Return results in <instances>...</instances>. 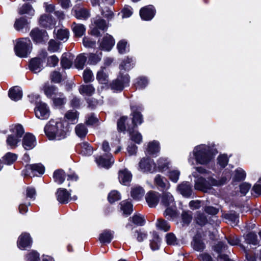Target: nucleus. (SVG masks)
<instances>
[{"label": "nucleus", "instance_id": "obj_1", "mask_svg": "<svg viewBox=\"0 0 261 261\" xmlns=\"http://www.w3.org/2000/svg\"><path fill=\"white\" fill-rule=\"evenodd\" d=\"M192 175L197 178V179L195 180V189L204 192H207L211 189L213 186H219L224 184L230 178L229 174L225 177H223L220 180H217L211 176L207 177L206 178L202 176L198 177L196 172H193Z\"/></svg>", "mask_w": 261, "mask_h": 261}, {"label": "nucleus", "instance_id": "obj_2", "mask_svg": "<svg viewBox=\"0 0 261 261\" xmlns=\"http://www.w3.org/2000/svg\"><path fill=\"white\" fill-rule=\"evenodd\" d=\"M46 135L49 140H61L66 136L63 122L60 120H50L44 128Z\"/></svg>", "mask_w": 261, "mask_h": 261}, {"label": "nucleus", "instance_id": "obj_3", "mask_svg": "<svg viewBox=\"0 0 261 261\" xmlns=\"http://www.w3.org/2000/svg\"><path fill=\"white\" fill-rule=\"evenodd\" d=\"M217 151L213 148L201 144L196 146L193 151L196 161L202 165L209 163L214 157Z\"/></svg>", "mask_w": 261, "mask_h": 261}, {"label": "nucleus", "instance_id": "obj_4", "mask_svg": "<svg viewBox=\"0 0 261 261\" xmlns=\"http://www.w3.org/2000/svg\"><path fill=\"white\" fill-rule=\"evenodd\" d=\"M10 131L12 134L8 136L6 142L7 145L11 148H14L20 141V138L24 133V130L22 125L16 124L10 126Z\"/></svg>", "mask_w": 261, "mask_h": 261}, {"label": "nucleus", "instance_id": "obj_5", "mask_svg": "<svg viewBox=\"0 0 261 261\" xmlns=\"http://www.w3.org/2000/svg\"><path fill=\"white\" fill-rule=\"evenodd\" d=\"M15 51L17 56L23 58L29 55L32 50V43L28 38H21L16 41Z\"/></svg>", "mask_w": 261, "mask_h": 261}, {"label": "nucleus", "instance_id": "obj_6", "mask_svg": "<svg viewBox=\"0 0 261 261\" xmlns=\"http://www.w3.org/2000/svg\"><path fill=\"white\" fill-rule=\"evenodd\" d=\"M129 83V77L128 74L123 75L122 73H120L117 79L111 84V88L115 91H121L125 87L128 86Z\"/></svg>", "mask_w": 261, "mask_h": 261}, {"label": "nucleus", "instance_id": "obj_7", "mask_svg": "<svg viewBox=\"0 0 261 261\" xmlns=\"http://www.w3.org/2000/svg\"><path fill=\"white\" fill-rule=\"evenodd\" d=\"M49 107L45 103L40 102L37 104L35 108V114L38 118L41 120L47 119L50 116Z\"/></svg>", "mask_w": 261, "mask_h": 261}, {"label": "nucleus", "instance_id": "obj_8", "mask_svg": "<svg viewBox=\"0 0 261 261\" xmlns=\"http://www.w3.org/2000/svg\"><path fill=\"white\" fill-rule=\"evenodd\" d=\"M139 170L143 172L152 173L156 171V167L153 161L148 158H143L139 164Z\"/></svg>", "mask_w": 261, "mask_h": 261}, {"label": "nucleus", "instance_id": "obj_9", "mask_svg": "<svg viewBox=\"0 0 261 261\" xmlns=\"http://www.w3.org/2000/svg\"><path fill=\"white\" fill-rule=\"evenodd\" d=\"M93 27L91 29V33L96 36H98L100 34L99 30L106 31L108 28L106 22L99 17H96L93 20Z\"/></svg>", "mask_w": 261, "mask_h": 261}, {"label": "nucleus", "instance_id": "obj_10", "mask_svg": "<svg viewBox=\"0 0 261 261\" xmlns=\"http://www.w3.org/2000/svg\"><path fill=\"white\" fill-rule=\"evenodd\" d=\"M95 161L98 166L106 168H109L114 162V158L111 154L96 157Z\"/></svg>", "mask_w": 261, "mask_h": 261}, {"label": "nucleus", "instance_id": "obj_11", "mask_svg": "<svg viewBox=\"0 0 261 261\" xmlns=\"http://www.w3.org/2000/svg\"><path fill=\"white\" fill-rule=\"evenodd\" d=\"M30 36L34 42H41L47 39V34L45 31L40 30L38 28L32 30Z\"/></svg>", "mask_w": 261, "mask_h": 261}, {"label": "nucleus", "instance_id": "obj_12", "mask_svg": "<svg viewBox=\"0 0 261 261\" xmlns=\"http://www.w3.org/2000/svg\"><path fill=\"white\" fill-rule=\"evenodd\" d=\"M32 243V239L29 233H22L18 238L17 246L21 249H24L30 247Z\"/></svg>", "mask_w": 261, "mask_h": 261}, {"label": "nucleus", "instance_id": "obj_13", "mask_svg": "<svg viewBox=\"0 0 261 261\" xmlns=\"http://www.w3.org/2000/svg\"><path fill=\"white\" fill-rule=\"evenodd\" d=\"M115 44V40L113 37L107 34L100 42L99 47L101 50L110 51Z\"/></svg>", "mask_w": 261, "mask_h": 261}, {"label": "nucleus", "instance_id": "obj_14", "mask_svg": "<svg viewBox=\"0 0 261 261\" xmlns=\"http://www.w3.org/2000/svg\"><path fill=\"white\" fill-rule=\"evenodd\" d=\"M155 12L154 7L149 5L142 8L140 10V15L143 20H150L154 17Z\"/></svg>", "mask_w": 261, "mask_h": 261}, {"label": "nucleus", "instance_id": "obj_15", "mask_svg": "<svg viewBox=\"0 0 261 261\" xmlns=\"http://www.w3.org/2000/svg\"><path fill=\"white\" fill-rule=\"evenodd\" d=\"M44 59L40 58L32 59L29 64L30 69L34 73H38L43 69V64Z\"/></svg>", "mask_w": 261, "mask_h": 261}, {"label": "nucleus", "instance_id": "obj_16", "mask_svg": "<svg viewBox=\"0 0 261 261\" xmlns=\"http://www.w3.org/2000/svg\"><path fill=\"white\" fill-rule=\"evenodd\" d=\"M74 16L80 19H86L90 17L89 11L85 8L80 6H75L72 9Z\"/></svg>", "mask_w": 261, "mask_h": 261}, {"label": "nucleus", "instance_id": "obj_17", "mask_svg": "<svg viewBox=\"0 0 261 261\" xmlns=\"http://www.w3.org/2000/svg\"><path fill=\"white\" fill-rule=\"evenodd\" d=\"M36 138L31 134H26L22 140V146L25 150L33 149L36 145Z\"/></svg>", "mask_w": 261, "mask_h": 261}, {"label": "nucleus", "instance_id": "obj_18", "mask_svg": "<svg viewBox=\"0 0 261 261\" xmlns=\"http://www.w3.org/2000/svg\"><path fill=\"white\" fill-rule=\"evenodd\" d=\"M160 198L159 193L150 191L148 192L145 196L146 201L150 207H154L158 204Z\"/></svg>", "mask_w": 261, "mask_h": 261}, {"label": "nucleus", "instance_id": "obj_19", "mask_svg": "<svg viewBox=\"0 0 261 261\" xmlns=\"http://www.w3.org/2000/svg\"><path fill=\"white\" fill-rule=\"evenodd\" d=\"M118 178L121 184L127 186L132 180V174L127 169H124L119 171Z\"/></svg>", "mask_w": 261, "mask_h": 261}, {"label": "nucleus", "instance_id": "obj_20", "mask_svg": "<svg viewBox=\"0 0 261 261\" xmlns=\"http://www.w3.org/2000/svg\"><path fill=\"white\" fill-rule=\"evenodd\" d=\"M70 193L66 189L59 188L56 192V196L58 201L61 203H66L68 202L70 198Z\"/></svg>", "mask_w": 261, "mask_h": 261}, {"label": "nucleus", "instance_id": "obj_21", "mask_svg": "<svg viewBox=\"0 0 261 261\" xmlns=\"http://www.w3.org/2000/svg\"><path fill=\"white\" fill-rule=\"evenodd\" d=\"M77 151L84 156H89L92 154L93 148L87 143L83 142L76 146Z\"/></svg>", "mask_w": 261, "mask_h": 261}, {"label": "nucleus", "instance_id": "obj_22", "mask_svg": "<svg viewBox=\"0 0 261 261\" xmlns=\"http://www.w3.org/2000/svg\"><path fill=\"white\" fill-rule=\"evenodd\" d=\"M191 245L194 250L199 252L203 251L205 248V244L199 234H196L193 238Z\"/></svg>", "mask_w": 261, "mask_h": 261}, {"label": "nucleus", "instance_id": "obj_23", "mask_svg": "<svg viewBox=\"0 0 261 261\" xmlns=\"http://www.w3.org/2000/svg\"><path fill=\"white\" fill-rule=\"evenodd\" d=\"M177 190L184 197H189L192 194L191 186L187 182H182L177 187Z\"/></svg>", "mask_w": 261, "mask_h": 261}, {"label": "nucleus", "instance_id": "obj_24", "mask_svg": "<svg viewBox=\"0 0 261 261\" xmlns=\"http://www.w3.org/2000/svg\"><path fill=\"white\" fill-rule=\"evenodd\" d=\"M160 150L159 142L156 141H153L148 143L145 151L146 154L154 156L160 151Z\"/></svg>", "mask_w": 261, "mask_h": 261}, {"label": "nucleus", "instance_id": "obj_25", "mask_svg": "<svg viewBox=\"0 0 261 261\" xmlns=\"http://www.w3.org/2000/svg\"><path fill=\"white\" fill-rule=\"evenodd\" d=\"M161 204L164 206H173L175 204L174 198L169 192H164L161 198Z\"/></svg>", "mask_w": 261, "mask_h": 261}, {"label": "nucleus", "instance_id": "obj_26", "mask_svg": "<svg viewBox=\"0 0 261 261\" xmlns=\"http://www.w3.org/2000/svg\"><path fill=\"white\" fill-rule=\"evenodd\" d=\"M74 59V56L70 53H64L62 57L61 64L63 68H70Z\"/></svg>", "mask_w": 261, "mask_h": 261}, {"label": "nucleus", "instance_id": "obj_27", "mask_svg": "<svg viewBox=\"0 0 261 261\" xmlns=\"http://www.w3.org/2000/svg\"><path fill=\"white\" fill-rule=\"evenodd\" d=\"M40 24L45 28H51L55 24V20L49 14L42 15L39 20Z\"/></svg>", "mask_w": 261, "mask_h": 261}, {"label": "nucleus", "instance_id": "obj_28", "mask_svg": "<svg viewBox=\"0 0 261 261\" xmlns=\"http://www.w3.org/2000/svg\"><path fill=\"white\" fill-rule=\"evenodd\" d=\"M227 246L220 242L219 243L217 246H215V250L219 254L218 256V259L220 261H232L229 257L224 254H221L220 253L226 249Z\"/></svg>", "mask_w": 261, "mask_h": 261}, {"label": "nucleus", "instance_id": "obj_29", "mask_svg": "<svg viewBox=\"0 0 261 261\" xmlns=\"http://www.w3.org/2000/svg\"><path fill=\"white\" fill-rule=\"evenodd\" d=\"M27 169L30 170L33 176L36 175L37 173L42 174L44 173L45 168L41 164H36L28 165Z\"/></svg>", "mask_w": 261, "mask_h": 261}, {"label": "nucleus", "instance_id": "obj_30", "mask_svg": "<svg viewBox=\"0 0 261 261\" xmlns=\"http://www.w3.org/2000/svg\"><path fill=\"white\" fill-rule=\"evenodd\" d=\"M9 96L10 98L14 100L17 101L20 99L22 96V92L19 87H14L9 90Z\"/></svg>", "mask_w": 261, "mask_h": 261}, {"label": "nucleus", "instance_id": "obj_31", "mask_svg": "<svg viewBox=\"0 0 261 261\" xmlns=\"http://www.w3.org/2000/svg\"><path fill=\"white\" fill-rule=\"evenodd\" d=\"M43 91L47 97L53 98L59 93L58 89L56 87L50 86L47 84L44 86Z\"/></svg>", "mask_w": 261, "mask_h": 261}, {"label": "nucleus", "instance_id": "obj_32", "mask_svg": "<svg viewBox=\"0 0 261 261\" xmlns=\"http://www.w3.org/2000/svg\"><path fill=\"white\" fill-rule=\"evenodd\" d=\"M55 33L56 34V38L58 40L63 41V42L66 41L69 38V32L67 29H60L57 31L55 30Z\"/></svg>", "mask_w": 261, "mask_h": 261}, {"label": "nucleus", "instance_id": "obj_33", "mask_svg": "<svg viewBox=\"0 0 261 261\" xmlns=\"http://www.w3.org/2000/svg\"><path fill=\"white\" fill-rule=\"evenodd\" d=\"M53 103L55 107L60 108L66 102V98L64 94L59 92L53 98Z\"/></svg>", "mask_w": 261, "mask_h": 261}, {"label": "nucleus", "instance_id": "obj_34", "mask_svg": "<svg viewBox=\"0 0 261 261\" xmlns=\"http://www.w3.org/2000/svg\"><path fill=\"white\" fill-rule=\"evenodd\" d=\"M80 93L83 95L91 96L95 91L92 85H81L79 89Z\"/></svg>", "mask_w": 261, "mask_h": 261}, {"label": "nucleus", "instance_id": "obj_35", "mask_svg": "<svg viewBox=\"0 0 261 261\" xmlns=\"http://www.w3.org/2000/svg\"><path fill=\"white\" fill-rule=\"evenodd\" d=\"M131 109L133 114V122L134 125L141 124L143 122L142 116L140 113L137 112V107L132 106Z\"/></svg>", "mask_w": 261, "mask_h": 261}, {"label": "nucleus", "instance_id": "obj_36", "mask_svg": "<svg viewBox=\"0 0 261 261\" xmlns=\"http://www.w3.org/2000/svg\"><path fill=\"white\" fill-rule=\"evenodd\" d=\"M134 65V61L132 58L128 57L124 59L123 62L120 65V73H122V70H129L131 69Z\"/></svg>", "mask_w": 261, "mask_h": 261}, {"label": "nucleus", "instance_id": "obj_37", "mask_svg": "<svg viewBox=\"0 0 261 261\" xmlns=\"http://www.w3.org/2000/svg\"><path fill=\"white\" fill-rule=\"evenodd\" d=\"M144 189L140 186H136L132 188L131 195L134 199H140L144 194Z\"/></svg>", "mask_w": 261, "mask_h": 261}, {"label": "nucleus", "instance_id": "obj_38", "mask_svg": "<svg viewBox=\"0 0 261 261\" xmlns=\"http://www.w3.org/2000/svg\"><path fill=\"white\" fill-rule=\"evenodd\" d=\"M29 24V22L24 17H21L16 20L14 25L16 30L21 31L28 28Z\"/></svg>", "mask_w": 261, "mask_h": 261}, {"label": "nucleus", "instance_id": "obj_39", "mask_svg": "<svg viewBox=\"0 0 261 261\" xmlns=\"http://www.w3.org/2000/svg\"><path fill=\"white\" fill-rule=\"evenodd\" d=\"M65 176L66 175L64 171L62 170L59 169L54 172L53 178L56 182L61 185L64 182Z\"/></svg>", "mask_w": 261, "mask_h": 261}, {"label": "nucleus", "instance_id": "obj_40", "mask_svg": "<svg viewBox=\"0 0 261 261\" xmlns=\"http://www.w3.org/2000/svg\"><path fill=\"white\" fill-rule=\"evenodd\" d=\"M65 117L68 123L74 124L77 122L78 114L75 110L69 111L66 113Z\"/></svg>", "mask_w": 261, "mask_h": 261}, {"label": "nucleus", "instance_id": "obj_41", "mask_svg": "<svg viewBox=\"0 0 261 261\" xmlns=\"http://www.w3.org/2000/svg\"><path fill=\"white\" fill-rule=\"evenodd\" d=\"M120 208L124 215L126 216L131 214L133 211V205L129 201L124 200L120 203Z\"/></svg>", "mask_w": 261, "mask_h": 261}, {"label": "nucleus", "instance_id": "obj_42", "mask_svg": "<svg viewBox=\"0 0 261 261\" xmlns=\"http://www.w3.org/2000/svg\"><path fill=\"white\" fill-rule=\"evenodd\" d=\"M113 238V233L109 230H105L99 236V241L102 243H109Z\"/></svg>", "mask_w": 261, "mask_h": 261}, {"label": "nucleus", "instance_id": "obj_43", "mask_svg": "<svg viewBox=\"0 0 261 261\" xmlns=\"http://www.w3.org/2000/svg\"><path fill=\"white\" fill-rule=\"evenodd\" d=\"M72 30L76 36L81 37L85 33L86 28L83 24L74 23L72 25Z\"/></svg>", "mask_w": 261, "mask_h": 261}, {"label": "nucleus", "instance_id": "obj_44", "mask_svg": "<svg viewBox=\"0 0 261 261\" xmlns=\"http://www.w3.org/2000/svg\"><path fill=\"white\" fill-rule=\"evenodd\" d=\"M105 68H102L97 73L96 79L98 82L102 84H106L108 82V76L107 73L104 71Z\"/></svg>", "mask_w": 261, "mask_h": 261}, {"label": "nucleus", "instance_id": "obj_45", "mask_svg": "<svg viewBox=\"0 0 261 261\" xmlns=\"http://www.w3.org/2000/svg\"><path fill=\"white\" fill-rule=\"evenodd\" d=\"M154 182L155 184L161 188L166 189L169 187V183L167 182V180L160 175L156 176L154 178Z\"/></svg>", "mask_w": 261, "mask_h": 261}, {"label": "nucleus", "instance_id": "obj_46", "mask_svg": "<svg viewBox=\"0 0 261 261\" xmlns=\"http://www.w3.org/2000/svg\"><path fill=\"white\" fill-rule=\"evenodd\" d=\"M87 58L84 54H80L77 56L75 60V66L79 69H82L84 68Z\"/></svg>", "mask_w": 261, "mask_h": 261}, {"label": "nucleus", "instance_id": "obj_47", "mask_svg": "<svg viewBox=\"0 0 261 261\" xmlns=\"http://www.w3.org/2000/svg\"><path fill=\"white\" fill-rule=\"evenodd\" d=\"M117 47L120 54H124L129 50V45L125 40L119 41L117 43Z\"/></svg>", "mask_w": 261, "mask_h": 261}, {"label": "nucleus", "instance_id": "obj_48", "mask_svg": "<svg viewBox=\"0 0 261 261\" xmlns=\"http://www.w3.org/2000/svg\"><path fill=\"white\" fill-rule=\"evenodd\" d=\"M153 239L150 241V246L152 250L159 249L160 245V239L156 232L153 233Z\"/></svg>", "mask_w": 261, "mask_h": 261}, {"label": "nucleus", "instance_id": "obj_49", "mask_svg": "<svg viewBox=\"0 0 261 261\" xmlns=\"http://www.w3.org/2000/svg\"><path fill=\"white\" fill-rule=\"evenodd\" d=\"M166 209L164 215L168 219H172L176 215L175 204L173 206H166Z\"/></svg>", "mask_w": 261, "mask_h": 261}, {"label": "nucleus", "instance_id": "obj_50", "mask_svg": "<svg viewBox=\"0 0 261 261\" xmlns=\"http://www.w3.org/2000/svg\"><path fill=\"white\" fill-rule=\"evenodd\" d=\"M156 227L164 231H167L169 230L170 226L169 223L163 219H159L156 223Z\"/></svg>", "mask_w": 261, "mask_h": 261}, {"label": "nucleus", "instance_id": "obj_51", "mask_svg": "<svg viewBox=\"0 0 261 261\" xmlns=\"http://www.w3.org/2000/svg\"><path fill=\"white\" fill-rule=\"evenodd\" d=\"M133 223L137 225L142 226L145 224V219L144 217L140 214H136L129 218Z\"/></svg>", "mask_w": 261, "mask_h": 261}, {"label": "nucleus", "instance_id": "obj_52", "mask_svg": "<svg viewBox=\"0 0 261 261\" xmlns=\"http://www.w3.org/2000/svg\"><path fill=\"white\" fill-rule=\"evenodd\" d=\"M19 13L20 14H28L30 16H33L34 14V10L30 5L25 4L19 9Z\"/></svg>", "mask_w": 261, "mask_h": 261}, {"label": "nucleus", "instance_id": "obj_53", "mask_svg": "<svg viewBox=\"0 0 261 261\" xmlns=\"http://www.w3.org/2000/svg\"><path fill=\"white\" fill-rule=\"evenodd\" d=\"M245 241L247 243L256 245L258 244V241L257 239V236L253 232H250L245 237Z\"/></svg>", "mask_w": 261, "mask_h": 261}, {"label": "nucleus", "instance_id": "obj_54", "mask_svg": "<svg viewBox=\"0 0 261 261\" xmlns=\"http://www.w3.org/2000/svg\"><path fill=\"white\" fill-rule=\"evenodd\" d=\"M76 134L80 138L84 137L87 133V129L86 126L82 124H78L75 128Z\"/></svg>", "mask_w": 261, "mask_h": 261}, {"label": "nucleus", "instance_id": "obj_55", "mask_svg": "<svg viewBox=\"0 0 261 261\" xmlns=\"http://www.w3.org/2000/svg\"><path fill=\"white\" fill-rule=\"evenodd\" d=\"M17 158V156L16 154L8 152L4 156V160L6 164L10 165L16 160Z\"/></svg>", "mask_w": 261, "mask_h": 261}, {"label": "nucleus", "instance_id": "obj_56", "mask_svg": "<svg viewBox=\"0 0 261 261\" xmlns=\"http://www.w3.org/2000/svg\"><path fill=\"white\" fill-rule=\"evenodd\" d=\"M169 162L165 158H160L158 161V168L160 171H163L168 168Z\"/></svg>", "mask_w": 261, "mask_h": 261}, {"label": "nucleus", "instance_id": "obj_57", "mask_svg": "<svg viewBox=\"0 0 261 261\" xmlns=\"http://www.w3.org/2000/svg\"><path fill=\"white\" fill-rule=\"evenodd\" d=\"M180 175V172L178 170L174 169L170 170L168 172V177L169 179L174 182H177L178 180Z\"/></svg>", "mask_w": 261, "mask_h": 261}, {"label": "nucleus", "instance_id": "obj_58", "mask_svg": "<svg viewBox=\"0 0 261 261\" xmlns=\"http://www.w3.org/2000/svg\"><path fill=\"white\" fill-rule=\"evenodd\" d=\"M121 196L120 193L116 190L111 191L108 196V200L110 202L113 203L116 201L120 200Z\"/></svg>", "mask_w": 261, "mask_h": 261}, {"label": "nucleus", "instance_id": "obj_59", "mask_svg": "<svg viewBox=\"0 0 261 261\" xmlns=\"http://www.w3.org/2000/svg\"><path fill=\"white\" fill-rule=\"evenodd\" d=\"M246 177V173L241 168L237 169L235 171V175L234 180L236 181H240L244 180Z\"/></svg>", "mask_w": 261, "mask_h": 261}, {"label": "nucleus", "instance_id": "obj_60", "mask_svg": "<svg viewBox=\"0 0 261 261\" xmlns=\"http://www.w3.org/2000/svg\"><path fill=\"white\" fill-rule=\"evenodd\" d=\"M101 53L98 54H90L89 56L88 62L90 64H96L101 59Z\"/></svg>", "mask_w": 261, "mask_h": 261}, {"label": "nucleus", "instance_id": "obj_61", "mask_svg": "<svg viewBox=\"0 0 261 261\" xmlns=\"http://www.w3.org/2000/svg\"><path fill=\"white\" fill-rule=\"evenodd\" d=\"M135 236L137 241L139 242L143 241L144 240L146 239L147 237V233L141 229L136 231Z\"/></svg>", "mask_w": 261, "mask_h": 261}, {"label": "nucleus", "instance_id": "obj_62", "mask_svg": "<svg viewBox=\"0 0 261 261\" xmlns=\"http://www.w3.org/2000/svg\"><path fill=\"white\" fill-rule=\"evenodd\" d=\"M83 79L85 83H88L93 81L94 80V76L91 70L90 69H86L83 73Z\"/></svg>", "mask_w": 261, "mask_h": 261}, {"label": "nucleus", "instance_id": "obj_63", "mask_svg": "<svg viewBox=\"0 0 261 261\" xmlns=\"http://www.w3.org/2000/svg\"><path fill=\"white\" fill-rule=\"evenodd\" d=\"M129 134L132 141L138 144L141 143L142 140V137L140 133L138 132H131L129 130Z\"/></svg>", "mask_w": 261, "mask_h": 261}, {"label": "nucleus", "instance_id": "obj_64", "mask_svg": "<svg viewBox=\"0 0 261 261\" xmlns=\"http://www.w3.org/2000/svg\"><path fill=\"white\" fill-rule=\"evenodd\" d=\"M39 254L35 251L30 252L27 256V261H39Z\"/></svg>", "mask_w": 261, "mask_h": 261}]
</instances>
